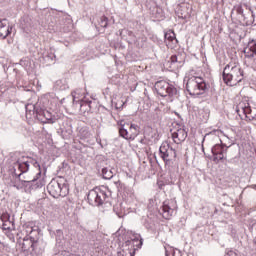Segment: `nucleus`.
<instances>
[{
  "mask_svg": "<svg viewBox=\"0 0 256 256\" xmlns=\"http://www.w3.org/2000/svg\"><path fill=\"white\" fill-rule=\"evenodd\" d=\"M32 247L35 249L37 247V243H35V238L33 236H25L22 242V251H30Z\"/></svg>",
  "mask_w": 256,
  "mask_h": 256,
  "instance_id": "obj_16",
  "label": "nucleus"
},
{
  "mask_svg": "<svg viewBox=\"0 0 256 256\" xmlns=\"http://www.w3.org/2000/svg\"><path fill=\"white\" fill-rule=\"evenodd\" d=\"M47 190L49 195L51 197H54V199H57L59 197H65L67 196V193H69V188L65 183H60L57 180H52L47 185Z\"/></svg>",
  "mask_w": 256,
  "mask_h": 256,
  "instance_id": "obj_5",
  "label": "nucleus"
},
{
  "mask_svg": "<svg viewBox=\"0 0 256 256\" xmlns=\"http://www.w3.org/2000/svg\"><path fill=\"white\" fill-rule=\"evenodd\" d=\"M236 11H237L238 15H243V7L238 6Z\"/></svg>",
  "mask_w": 256,
  "mask_h": 256,
  "instance_id": "obj_30",
  "label": "nucleus"
},
{
  "mask_svg": "<svg viewBox=\"0 0 256 256\" xmlns=\"http://www.w3.org/2000/svg\"><path fill=\"white\" fill-rule=\"evenodd\" d=\"M102 177L103 179H113V170L109 168L102 169Z\"/></svg>",
  "mask_w": 256,
  "mask_h": 256,
  "instance_id": "obj_23",
  "label": "nucleus"
},
{
  "mask_svg": "<svg viewBox=\"0 0 256 256\" xmlns=\"http://www.w3.org/2000/svg\"><path fill=\"white\" fill-rule=\"evenodd\" d=\"M79 136L81 137V139H89V137H91V133L89 132V129L81 128L79 130Z\"/></svg>",
  "mask_w": 256,
  "mask_h": 256,
  "instance_id": "obj_24",
  "label": "nucleus"
},
{
  "mask_svg": "<svg viewBox=\"0 0 256 256\" xmlns=\"http://www.w3.org/2000/svg\"><path fill=\"white\" fill-rule=\"evenodd\" d=\"M28 232H29L30 234L33 233V228H32V227L28 228Z\"/></svg>",
  "mask_w": 256,
  "mask_h": 256,
  "instance_id": "obj_31",
  "label": "nucleus"
},
{
  "mask_svg": "<svg viewBox=\"0 0 256 256\" xmlns=\"http://www.w3.org/2000/svg\"><path fill=\"white\" fill-rule=\"evenodd\" d=\"M108 21H109V19H108L107 17L102 16V17L100 18V21H99L100 27H103V28L107 27Z\"/></svg>",
  "mask_w": 256,
  "mask_h": 256,
  "instance_id": "obj_27",
  "label": "nucleus"
},
{
  "mask_svg": "<svg viewBox=\"0 0 256 256\" xmlns=\"http://www.w3.org/2000/svg\"><path fill=\"white\" fill-rule=\"evenodd\" d=\"M4 21H7L6 19L0 20V38L5 39L9 36L11 33V30H9V26H7Z\"/></svg>",
  "mask_w": 256,
  "mask_h": 256,
  "instance_id": "obj_19",
  "label": "nucleus"
},
{
  "mask_svg": "<svg viewBox=\"0 0 256 256\" xmlns=\"http://www.w3.org/2000/svg\"><path fill=\"white\" fill-rule=\"evenodd\" d=\"M224 256H237V253L233 250H226V253Z\"/></svg>",
  "mask_w": 256,
  "mask_h": 256,
  "instance_id": "obj_29",
  "label": "nucleus"
},
{
  "mask_svg": "<svg viewBox=\"0 0 256 256\" xmlns=\"http://www.w3.org/2000/svg\"><path fill=\"white\" fill-rule=\"evenodd\" d=\"M165 40L169 41L170 43H173V41H177V38H175L174 32H167L165 35Z\"/></svg>",
  "mask_w": 256,
  "mask_h": 256,
  "instance_id": "obj_26",
  "label": "nucleus"
},
{
  "mask_svg": "<svg viewBox=\"0 0 256 256\" xmlns=\"http://www.w3.org/2000/svg\"><path fill=\"white\" fill-rule=\"evenodd\" d=\"M47 109H51V106L49 105V108H48V107H43L42 105V108H40V112L38 113V116L36 117V119H38V121H41V123H49L50 125H53V123H55L57 119Z\"/></svg>",
  "mask_w": 256,
  "mask_h": 256,
  "instance_id": "obj_12",
  "label": "nucleus"
},
{
  "mask_svg": "<svg viewBox=\"0 0 256 256\" xmlns=\"http://www.w3.org/2000/svg\"><path fill=\"white\" fill-rule=\"evenodd\" d=\"M4 229H7V227H5V225H4Z\"/></svg>",
  "mask_w": 256,
  "mask_h": 256,
  "instance_id": "obj_32",
  "label": "nucleus"
},
{
  "mask_svg": "<svg viewBox=\"0 0 256 256\" xmlns=\"http://www.w3.org/2000/svg\"><path fill=\"white\" fill-rule=\"evenodd\" d=\"M222 77L226 85L235 87V85L243 81V70L239 65L228 64L223 70Z\"/></svg>",
  "mask_w": 256,
  "mask_h": 256,
  "instance_id": "obj_2",
  "label": "nucleus"
},
{
  "mask_svg": "<svg viewBox=\"0 0 256 256\" xmlns=\"http://www.w3.org/2000/svg\"><path fill=\"white\" fill-rule=\"evenodd\" d=\"M119 35L122 39H125L130 43H135L137 41V38L135 37V34L133 33V31L122 29V30H119Z\"/></svg>",
  "mask_w": 256,
  "mask_h": 256,
  "instance_id": "obj_17",
  "label": "nucleus"
},
{
  "mask_svg": "<svg viewBox=\"0 0 256 256\" xmlns=\"http://www.w3.org/2000/svg\"><path fill=\"white\" fill-rule=\"evenodd\" d=\"M159 154L166 165H171L177 159V151L169 144L163 143L159 148Z\"/></svg>",
  "mask_w": 256,
  "mask_h": 256,
  "instance_id": "obj_9",
  "label": "nucleus"
},
{
  "mask_svg": "<svg viewBox=\"0 0 256 256\" xmlns=\"http://www.w3.org/2000/svg\"><path fill=\"white\" fill-rule=\"evenodd\" d=\"M237 107H238L237 111H243L244 115L249 114L251 111V108H249V104H247V106H245L244 103H239Z\"/></svg>",
  "mask_w": 256,
  "mask_h": 256,
  "instance_id": "obj_25",
  "label": "nucleus"
},
{
  "mask_svg": "<svg viewBox=\"0 0 256 256\" xmlns=\"http://www.w3.org/2000/svg\"><path fill=\"white\" fill-rule=\"evenodd\" d=\"M143 246V239H141L140 234H133L130 240H127L119 248L117 255L118 256H133L135 255V247L140 249Z\"/></svg>",
  "mask_w": 256,
  "mask_h": 256,
  "instance_id": "obj_4",
  "label": "nucleus"
},
{
  "mask_svg": "<svg viewBox=\"0 0 256 256\" xmlns=\"http://www.w3.org/2000/svg\"><path fill=\"white\" fill-rule=\"evenodd\" d=\"M130 129V134L129 131H127V141H133L135 139V137H137V135H139V127L136 124H131L130 126H128Z\"/></svg>",
  "mask_w": 256,
  "mask_h": 256,
  "instance_id": "obj_18",
  "label": "nucleus"
},
{
  "mask_svg": "<svg viewBox=\"0 0 256 256\" xmlns=\"http://www.w3.org/2000/svg\"><path fill=\"white\" fill-rule=\"evenodd\" d=\"M147 9L151 11L152 15H155L158 19H161L163 17V8L158 7V5L155 3V1L150 0L146 3Z\"/></svg>",
  "mask_w": 256,
  "mask_h": 256,
  "instance_id": "obj_14",
  "label": "nucleus"
},
{
  "mask_svg": "<svg viewBox=\"0 0 256 256\" xmlns=\"http://www.w3.org/2000/svg\"><path fill=\"white\" fill-rule=\"evenodd\" d=\"M34 243H36V247H32L30 253H34V255H41V253H43V248H41V242L38 240H34Z\"/></svg>",
  "mask_w": 256,
  "mask_h": 256,
  "instance_id": "obj_21",
  "label": "nucleus"
},
{
  "mask_svg": "<svg viewBox=\"0 0 256 256\" xmlns=\"http://www.w3.org/2000/svg\"><path fill=\"white\" fill-rule=\"evenodd\" d=\"M212 153L214 155V161H223L225 159V153H227V147L223 144H216L212 147Z\"/></svg>",
  "mask_w": 256,
  "mask_h": 256,
  "instance_id": "obj_13",
  "label": "nucleus"
},
{
  "mask_svg": "<svg viewBox=\"0 0 256 256\" xmlns=\"http://www.w3.org/2000/svg\"><path fill=\"white\" fill-rule=\"evenodd\" d=\"M73 97V104L77 105L79 104L80 109H83V107H89L91 105V101L85 99V91L83 89H76L72 92Z\"/></svg>",
  "mask_w": 256,
  "mask_h": 256,
  "instance_id": "obj_11",
  "label": "nucleus"
},
{
  "mask_svg": "<svg viewBox=\"0 0 256 256\" xmlns=\"http://www.w3.org/2000/svg\"><path fill=\"white\" fill-rule=\"evenodd\" d=\"M184 81H186V89L189 95H203L207 89V84L202 77L186 76Z\"/></svg>",
  "mask_w": 256,
  "mask_h": 256,
  "instance_id": "obj_3",
  "label": "nucleus"
},
{
  "mask_svg": "<svg viewBox=\"0 0 256 256\" xmlns=\"http://www.w3.org/2000/svg\"><path fill=\"white\" fill-rule=\"evenodd\" d=\"M177 211V202L173 199L165 200L162 204V217L164 219H171L173 213Z\"/></svg>",
  "mask_w": 256,
  "mask_h": 256,
  "instance_id": "obj_10",
  "label": "nucleus"
},
{
  "mask_svg": "<svg viewBox=\"0 0 256 256\" xmlns=\"http://www.w3.org/2000/svg\"><path fill=\"white\" fill-rule=\"evenodd\" d=\"M119 125V135L120 137L127 138V127H129V123L125 122V120H120L118 122Z\"/></svg>",
  "mask_w": 256,
  "mask_h": 256,
  "instance_id": "obj_20",
  "label": "nucleus"
},
{
  "mask_svg": "<svg viewBox=\"0 0 256 256\" xmlns=\"http://www.w3.org/2000/svg\"><path fill=\"white\" fill-rule=\"evenodd\" d=\"M31 165L35 167V169H38L39 172L37 173V177H41V165L39 164L37 159L23 155L16 156V158L14 159V162L12 164L13 173L17 177H19L21 185H23V187H29V189H39V187H43V183H41V180L38 181L39 178L29 179L23 176L24 173H27V171H29Z\"/></svg>",
  "mask_w": 256,
  "mask_h": 256,
  "instance_id": "obj_1",
  "label": "nucleus"
},
{
  "mask_svg": "<svg viewBox=\"0 0 256 256\" xmlns=\"http://www.w3.org/2000/svg\"><path fill=\"white\" fill-rule=\"evenodd\" d=\"M154 89L160 97H174V95H177V88L165 80L157 81Z\"/></svg>",
  "mask_w": 256,
  "mask_h": 256,
  "instance_id": "obj_7",
  "label": "nucleus"
},
{
  "mask_svg": "<svg viewBox=\"0 0 256 256\" xmlns=\"http://www.w3.org/2000/svg\"><path fill=\"white\" fill-rule=\"evenodd\" d=\"M172 139L176 145L183 143L187 139V130L185 128L177 129V131L172 133Z\"/></svg>",
  "mask_w": 256,
  "mask_h": 256,
  "instance_id": "obj_15",
  "label": "nucleus"
},
{
  "mask_svg": "<svg viewBox=\"0 0 256 256\" xmlns=\"http://www.w3.org/2000/svg\"><path fill=\"white\" fill-rule=\"evenodd\" d=\"M219 135V130H213L212 132L205 135L204 139H207V137H217Z\"/></svg>",
  "mask_w": 256,
  "mask_h": 256,
  "instance_id": "obj_28",
  "label": "nucleus"
},
{
  "mask_svg": "<svg viewBox=\"0 0 256 256\" xmlns=\"http://www.w3.org/2000/svg\"><path fill=\"white\" fill-rule=\"evenodd\" d=\"M109 199V194H107V188L99 189L96 188L95 190H91L88 193V201L91 205H95L99 207L103 205Z\"/></svg>",
  "mask_w": 256,
  "mask_h": 256,
  "instance_id": "obj_6",
  "label": "nucleus"
},
{
  "mask_svg": "<svg viewBox=\"0 0 256 256\" xmlns=\"http://www.w3.org/2000/svg\"><path fill=\"white\" fill-rule=\"evenodd\" d=\"M42 107H49V98L47 96L38 99L36 104H27L25 106L26 115L37 119Z\"/></svg>",
  "mask_w": 256,
  "mask_h": 256,
  "instance_id": "obj_8",
  "label": "nucleus"
},
{
  "mask_svg": "<svg viewBox=\"0 0 256 256\" xmlns=\"http://www.w3.org/2000/svg\"><path fill=\"white\" fill-rule=\"evenodd\" d=\"M184 61L185 60L183 59V57H181V54H175L170 57V62L172 65H176V63L181 65Z\"/></svg>",
  "mask_w": 256,
  "mask_h": 256,
  "instance_id": "obj_22",
  "label": "nucleus"
}]
</instances>
